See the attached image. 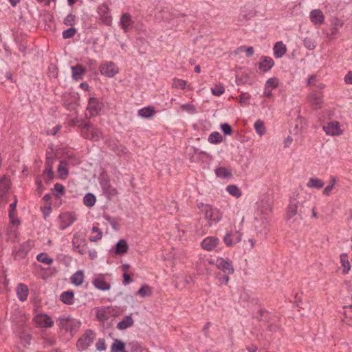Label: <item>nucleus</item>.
<instances>
[{
	"mask_svg": "<svg viewBox=\"0 0 352 352\" xmlns=\"http://www.w3.org/2000/svg\"><path fill=\"white\" fill-rule=\"evenodd\" d=\"M199 208L207 222L206 226L208 228L217 225L222 219L223 215L221 210L211 205L201 204Z\"/></svg>",
	"mask_w": 352,
	"mask_h": 352,
	"instance_id": "f257e3e1",
	"label": "nucleus"
},
{
	"mask_svg": "<svg viewBox=\"0 0 352 352\" xmlns=\"http://www.w3.org/2000/svg\"><path fill=\"white\" fill-rule=\"evenodd\" d=\"M56 323L60 329L72 334L75 333L80 328L81 324L80 320L65 314L60 316L57 319Z\"/></svg>",
	"mask_w": 352,
	"mask_h": 352,
	"instance_id": "f03ea898",
	"label": "nucleus"
},
{
	"mask_svg": "<svg viewBox=\"0 0 352 352\" xmlns=\"http://www.w3.org/2000/svg\"><path fill=\"white\" fill-rule=\"evenodd\" d=\"M12 195L11 180L9 177L3 175L0 177V207L7 204Z\"/></svg>",
	"mask_w": 352,
	"mask_h": 352,
	"instance_id": "7ed1b4c3",
	"label": "nucleus"
},
{
	"mask_svg": "<svg viewBox=\"0 0 352 352\" xmlns=\"http://www.w3.org/2000/svg\"><path fill=\"white\" fill-rule=\"evenodd\" d=\"M17 204V200L15 197H14V201L10 204L8 209L9 217L10 219V222L12 223V226L9 228L8 236L6 239L8 241L12 240L16 237V225L19 223V220L16 218V206Z\"/></svg>",
	"mask_w": 352,
	"mask_h": 352,
	"instance_id": "20e7f679",
	"label": "nucleus"
},
{
	"mask_svg": "<svg viewBox=\"0 0 352 352\" xmlns=\"http://www.w3.org/2000/svg\"><path fill=\"white\" fill-rule=\"evenodd\" d=\"M201 246L206 251L220 252L221 250L220 239L215 236H210L204 239Z\"/></svg>",
	"mask_w": 352,
	"mask_h": 352,
	"instance_id": "39448f33",
	"label": "nucleus"
},
{
	"mask_svg": "<svg viewBox=\"0 0 352 352\" xmlns=\"http://www.w3.org/2000/svg\"><path fill=\"white\" fill-rule=\"evenodd\" d=\"M242 239V234L236 229L228 231L223 237V241L227 247H232L239 243Z\"/></svg>",
	"mask_w": 352,
	"mask_h": 352,
	"instance_id": "423d86ee",
	"label": "nucleus"
},
{
	"mask_svg": "<svg viewBox=\"0 0 352 352\" xmlns=\"http://www.w3.org/2000/svg\"><path fill=\"white\" fill-rule=\"evenodd\" d=\"M76 220V214L72 212H65L59 214L58 217V227L60 230H65L70 226Z\"/></svg>",
	"mask_w": 352,
	"mask_h": 352,
	"instance_id": "0eeeda50",
	"label": "nucleus"
},
{
	"mask_svg": "<svg viewBox=\"0 0 352 352\" xmlns=\"http://www.w3.org/2000/svg\"><path fill=\"white\" fill-rule=\"evenodd\" d=\"M33 322L36 327L41 328H51L54 324L50 316L43 313L36 314L33 318Z\"/></svg>",
	"mask_w": 352,
	"mask_h": 352,
	"instance_id": "6e6552de",
	"label": "nucleus"
},
{
	"mask_svg": "<svg viewBox=\"0 0 352 352\" xmlns=\"http://www.w3.org/2000/svg\"><path fill=\"white\" fill-rule=\"evenodd\" d=\"M100 74L109 78L113 77L119 72V68L113 62H105L100 67Z\"/></svg>",
	"mask_w": 352,
	"mask_h": 352,
	"instance_id": "1a4fd4ad",
	"label": "nucleus"
},
{
	"mask_svg": "<svg viewBox=\"0 0 352 352\" xmlns=\"http://www.w3.org/2000/svg\"><path fill=\"white\" fill-rule=\"evenodd\" d=\"M100 186L103 193L109 199H111L117 195L118 190L111 185L109 179L104 177L101 178Z\"/></svg>",
	"mask_w": 352,
	"mask_h": 352,
	"instance_id": "9d476101",
	"label": "nucleus"
},
{
	"mask_svg": "<svg viewBox=\"0 0 352 352\" xmlns=\"http://www.w3.org/2000/svg\"><path fill=\"white\" fill-rule=\"evenodd\" d=\"M323 130L328 135L339 136L343 133L340 124L337 121H331L323 126Z\"/></svg>",
	"mask_w": 352,
	"mask_h": 352,
	"instance_id": "9b49d317",
	"label": "nucleus"
},
{
	"mask_svg": "<svg viewBox=\"0 0 352 352\" xmlns=\"http://www.w3.org/2000/svg\"><path fill=\"white\" fill-rule=\"evenodd\" d=\"M308 101L311 103L312 107L318 109L322 107L323 103V96L322 92L312 90L307 96Z\"/></svg>",
	"mask_w": 352,
	"mask_h": 352,
	"instance_id": "f8f14e48",
	"label": "nucleus"
},
{
	"mask_svg": "<svg viewBox=\"0 0 352 352\" xmlns=\"http://www.w3.org/2000/svg\"><path fill=\"white\" fill-rule=\"evenodd\" d=\"M82 133L84 138L93 140H98L102 135L99 129L87 124L83 127Z\"/></svg>",
	"mask_w": 352,
	"mask_h": 352,
	"instance_id": "ddd939ff",
	"label": "nucleus"
},
{
	"mask_svg": "<svg viewBox=\"0 0 352 352\" xmlns=\"http://www.w3.org/2000/svg\"><path fill=\"white\" fill-rule=\"evenodd\" d=\"M298 212V202L295 199L290 200L289 204L287 209L286 220L289 223H294L296 221L295 217Z\"/></svg>",
	"mask_w": 352,
	"mask_h": 352,
	"instance_id": "4468645a",
	"label": "nucleus"
},
{
	"mask_svg": "<svg viewBox=\"0 0 352 352\" xmlns=\"http://www.w3.org/2000/svg\"><path fill=\"white\" fill-rule=\"evenodd\" d=\"M92 283L95 287L100 290L104 291L110 289V284L107 281L105 275L102 274L96 275Z\"/></svg>",
	"mask_w": 352,
	"mask_h": 352,
	"instance_id": "2eb2a0df",
	"label": "nucleus"
},
{
	"mask_svg": "<svg viewBox=\"0 0 352 352\" xmlns=\"http://www.w3.org/2000/svg\"><path fill=\"white\" fill-rule=\"evenodd\" d=\"M216 266L218 269L222 270L226 274H231L234 272V268L232 263L228 260L220 257L217 258Z\"/></svg>",
	"mask_w": 352,
	"mask_h": 352,
	"instance_id": "dca6fc26",
	"label": "nucleus"
},
{
	"mask_svg": "<svg viewBox=\"0 0 352 352\" xmlns=\"http://www.w3.org/2000/svg\"><path fill=\"white\" fill-rule=\"evenodd\" d=\"M98 13L100 15V19L102 23L107 25H111L112 23V18L109 15V8L106 5H102L98 8Z\"/></svg>",
	"mask_w": 352,
	"mask_h": 352,
	"instance_id": "f3484780",
	"label": "nucleus"
},
{
	"mask_svg": "<svg viewBox=\"0 0 352 352\" xmlns=\"http://www.w3.org/2000/svg\"><path fill=\"white\" fill-rule=\"evenodd\" d=\"M102 109V104L98 101V99L95 98H91L89 100L88 105H87V111L90 113L91 116H96L99 113L100 111Z\"/></svg>",
	"mask_w": 352,
	"mask_h": 352,
	"instance_id": "a211bd4d",
	"label": "nucleus"
},
{
	"mask_svg": "<svg viewBox=\"0 0 352 352\" xmlns=\"http://www.w3.org/2000/svg\"><path fill=\"white\" fill-rule=\"evenodd\" d=\"M113 311V309L109 307H98L96 311V318L101 322L106 321L110 317L111 311Z\"/></svg>",
	"mask_w": 352,
	"mask_h": 352,
	"instance_id": "6ab92c4d",
	"label": "nucleus"
},
{
	"mask_svg": "<svg viewBox=\"0 0 352 352\" xmlns=\"http://www.w3.org/2000/svg\"><path fill=\"white\" fill-rule=\"evenodd\" d=\"M72 78L76 81H79L82 80L85 74L86 69L85 67L81 65H76L75 66H72Z\"/></svg>",
	"mask_w": 352,
	"mask_h": 352,
	"instance_id": "aec40b11",
	"label": "nucleus"
},
{
	"mask_svg": "<svg viewBox=\"0 0 352 352\" xmlns=\"http://www.w3.org/2000/svg\"><path fill=\"white\" fill-rule=\"evenodd\" d=\"M310 20L314 25H321L324 22V16L322 12L318 9L312 10L310 12Z\"/></svg>",
	"mask_w": 352,
	"mask_h": 352,
	"instance_id": "412c9836",
	"label": "nucleus"
},
{
	"mask_svg": "<svg viewBox=\"0 0 352 352\" xmlns=\"http://www.w3.org/2000/svg\"><path fill=\"white\" fill-rule=\"evenodd\" d=\"M51 196L45 195L43 198V204L41 206V210L43 214L44 218L46 219L52 212L51 207Z\"/></svg>",
	"mask_w": 352,
	"mask_h": 352,
	"instance_id": "4be33fe9",
	"label": "nucleus"
},
{
	"mask_svg": "<svg viewBox=\"0 0 352 352\" xmlns=\"http://www.w3.org/2000/svg\"><path fill=\"white\" fill-rule=\"evenodd\" d=\"M91 331H87L78 341L77 347L80 349H86L91 342Z\"/></svg>",
	"mask_w": 352,
	"mask_h": 352,
	"instance_id": "5701e85b",
	"label": "nucleus"
},
{
	"mask_svg": "<svg viewBox=\"0 0 352 352\" xmlns=\"http://www.w3.org/2000/svg\"><path fill=\"white\" fill-rule=\"evenodd\" d=\"M274 65V60L269 56H263L259 63V69L263 72L269 71Z\"/></svg>",
	"mask_w": 352,
	"mask_h": 352,
	"instance_id": "b1692460",
	"label": "nucleus"
},
{
	"mask_svg": "<svg viewBox=\"0 0 352 352\" xmlns=\"http://www.w3.org/2000/svg\"><path fill=\"white\" fill-rule=\"evenodd\" d=\"M133 21L129 14L124 13L122 15L120 21V25L124 32H126L133 25Z\"/></svg>",
	"mask_w": 352,
	"mask_h": 352,
	"instance_id": "393cba45",
	"label": "nucleus"
},
{
	"mask_svg": "<svg viewBox=\"0 0 352 352\" xmlns=\"http://www.w3.org/2000/svg\"><path fill=\"white\" fill-rule=\"evenodd\" d=\"M12 321L19 326H23L28 320L25 314L19 310H15L12 315Z\"/></svg>",
	"mask_w": 352,
	"mask_h": 352,
	"instance_id": "a878e982",
	"label": "nucleus"
},
{
	"mask_svg": "<svg viewBox=\"0 0 352 352\" xmlns=\"http://www.w3.org/2000/svg\"><path fill=\"white\" fill-rule=\"evenodd\" d=\"M273 52L275 58H280L286 53L287 47L282 41L276 42L274 45Z\"/></svg>",
	"mask_w": 352,
	"mask_h": 352,
	"instance_id": "bb28decb",
	"label": "nucleus"
},
{
	"mask_svg": "<svg viewBox=\"0 0 352 352\" xmlns=\"http://www.w3.org/2000/svg\"><path fill=\"white\" fill-rule=\"evenodd\" d=\"M156 113V109L155 107L151 106L145 107L144 108L140 109L138 111V115L143 118H151Z\"/></svg>",
	"mask_w": 352,
	"mask_h": 352,
	"instance_id": "cd10ccee",
	"label": "nucleus"
},
{
	"mask_svg": "<svg viewBox=\"0 0 352 352\" xmlns=\"http://www.w3.org/2000/svg\"><path fill=\"white\" fill-rule=\"evenodd\" d=\"M28 287L25 285L23 283H20L16 287V294L19 299L21 301H25L28 298Z\"/></svg>",
	"mask_w": 352,
	"mask_h": 352,
	"instance_id": "c85d7f7f",
	"label": "nucleus"
},
{
	"mask_svg": "<svg viewBox=\"0 0 352 352\" xmlns=\"http://www.w3.org/2000/svg\"><path fill=\"white\" fill-rule=\"evenodd\" d=\"M72 243L74 248L77 250L80 254H82L83 252L80 248L85 243V241L82 236L79 234H75L73 238Z\"/></svg>",
	"mask_w": 352,
	"mask_h": 352,
	"instance_id": "c756f323",
	"label": "nucleus"
},
{
	"mask_svg": "<svg viewBox=\"0 0 352 352\" xmlns=\"http://www.w3.org/2000/svg\"><path fill=\"white\" fill-rule=\"evenodd\" d=\"M307 186L309 188H315L319 190L324 186V182L322 179L318 177H312L309 179L307 183Z\"/></svg>",
	"mask_w": 352,
	"mask_h": 352,
	"instance_id": "7c9ffc66",
	"label": "nucleus"
},
{
	"mask_svg": "<svg viewBox=\"0 0 352 352\" xmlns=\"http://www.w3.org/2000/svg\"><path fill=\"white\" fill-rule=\"evenodd\" d=\"M133 319L131 316H125L122 321L118 322L117 328L120 330H124L133 324Z\"/></svg>",
	"mask_w": 352,
	"mask_h": 352,
	"instance_id": "2f4dec72",
	"label": "nucleus"
},
{
	"mask_svg": "<svg viewBox=\"0 0 352 352\" xmlns=\"http://www.w3.org/2000/svg\"><path fill=\"white\" fill-rule=\"evenodd\" d=\"M308 85L311 87V91L316 89H322L324 87V85L318 82L317 78L315 76H311L308 79Z\"/></svg>",
	"mask_w": 352,
	"mask_h": 352,
	"instance_id": "473e14b6",
	"label": "nucleus"
},
{
	"mask_svg": "<svg viewBox=\"0 0 352 352\" xmlns=\"http://www.w3.org/2000/svg\"><path fill=\"white\" fill-rule=\"evenodd\" d=\"M337 183V179L334 176H330L328 185L324 188L322 194L326 196H329Z\"/></svg>",
	"mask_w": 352,
	"mask_h": 352,
	"instance_id": "72a5a7b5",
	"label": "nucleus"
},
{
	"mask_svg": "<svg viewBox=\"0 0 352 352\" xmlns=\"http://www.w3.org/2000/svg\"><path fill=\"white\" fill-rule=\"evenodd\" d=\"M60 300L65 304L72 305L74 303V296L71 291H66L61 294Z\"/></svg>",
	"mask_w": 352,
	"mask_h": 352,
	"instance_id": "f704fd0d",
	"label": "nucleus"
},
{
	"mask_svg": "<svg viewBox=\"0 0 352 352\" xmlns=\"http://www.w3.org/2000/svg\"><path fill=\"white\" fill-rule=\"evenodd\" d=\"M254 128L259 136H263L266 133V128L264 122L261 120H257L254 124Z\"/></svg>",
	"mask_w": 352,
	"mask_h": 352,
	"instance_id": "c9c22d12",
	"label": "nucleus"
},
{
	"mask_svg": "<svg viewBox=\"0 0 352 352\" xmlns=\"http://www.w3.org/2000/svg\"><path fill=\"white\" fill-rule=\"evenodd\" d=\"M128 250V245L124 240H120L116 244L115 248L116 254H123Z\"/></svg>",
	"mask_w": 352,
	"mask_h": 352,
	"instance_id": "e433bc0d",
	"label": "nucleus"
},
{
	"mask_svg": "<svg viewBox=\"0 0 352 352\" xmlns=\"http://www.w3.org/2000/svg\"><path fill=\"white\" fill-rule=\"evenodd\" d=\"M72 283L76 285H80L83 283L84 274L82 271H78L71 277Z\"/></svg>",
	"mask_w": 352,
	"mask_h": 352,
	"instance_id": "4c0bfd02",
	"label": "nucleus"
},
{
	"mask_svg": "<svg viewBox=\"0 0 352 352\" xmlns=\"http://www.w3.org/2000/svg\"><path fill=\"white\" fill-rule=\"evenodd\" d=\"M102 236V232L99 230V228L97 226H93L91 229V233L89 236V240L91 241H97L100 240Z\"/></svg>",
	"mask_w": 352,
	"mask_h": 352,
	"instance_id": "58836bf2",
	"label": "nucleus"
},
{
	"mask_svg": "<svg viewBox=\"0 0 352 352\" xmlns=\"http://www.w3.org/2000/svg\"><path fill=\"white\" fill-rule=\"evenodd\" d=\"M226 191L232 196L239 198L241 196V190L234 185H229L226 187Z\"/></svg>",
	"mask_w": 352,
	"mask_h": 352,
	"instance_id": "ea45409f",
	"label": "nucleus"
},
{
	"mask_svg": "<svg viewBox=\"0 0 352 352\" xmlns=\"http://www.w3.org/2000/svg\"><path fill=\"white\" fill-rule=\"evenodd\" d=\"M340 262L342 267L343 268V273L347 274L351 269V265L348 261V257L346 254L340 255Z\"/></svg>",
	"mask_w": 352,
	"mask_h": 352,
	"instance_id": "a19ab883",
	"label": "nucleus"
},
{
	"mask_svg": "<svg viewBox=\"0 0 352 352\" xmlns=\"http://www.w3.org/2000/svg\"><path fill=\"white\" fill-rule=\"evenodd\" d=\"M342 25L343 22L340 19L338 18L333 19L331 20V33L336 34Z\"/></svg>",
	"mask_w": 352,
	"mask_h": 352,
	"instance_id": "79ce46f5",
	"label": "nucleus"
},
{
	"mask_svg": "<svg viewBox=\"0 0 352 352\" xmlns=\"http://www.w3.org/2000/svg\"><path fill=\"white\" fill-rule=\"evenodd\" d=\"M96 201V197L91 193H87L85 195L83 199L84 204L87 207L93 206Z\"/></svg>",
	"mask_w": 352,
	"mask_h": 352,
	"instance_id": "37998d69",
	"label": "nucleus"
},
{
	"mask_svg": "<svg viewBox=\"0 0 352 352\" xmlns=\"http://www.w3.org/2000/svg\"><path fill=\"white\" fill-rule=\"evenodd\" d=\"M216 175L221 178H226L231 175L230 171L225 167H219L215 170Z\"/></svg>",
	"mask_w": 352,
	"mask_h": 352,
	"instance_id": "c03bdc74",
	"label": "nucleus"
},
{
	"mask_svg": "<svg viewBox=\"0 0 352 352\" xmlns=\"http://www.w3.org/2000/svg\"><path fill=\"white\" fill-rule=\"evenodd\" d=\"M222 141L221 135L217 131L212 132L208 137V142L212 144H219Z\"/></svg>",
	"mask_w": 352,
	"mask_h": 352,
	"instance_id": "a18cd8bd",
	"label": "nucleus"
},
{
	"mask_svg": "<svg viewBox=\"0 0 352 352\" xmlns=\"http://www.w3.org/2000/svg\"><path fill=\"white\" fill-rule=\"evenodd\" d=\"M278 84H279V80L278 78H276L275 77L270 78L266 81L265 87H266L267 89L273 90L278 86Z\"/></svg>",
	"mask_w": 352,
	"mask_h": 352,
	"instance_id": "49530a36",
	"label": "nucleus"
},
{
	"mask_svg": "<svg viewBox=\"0 0 352 352\" xmlns=\"http://www.w3.org/2000/svg\"><path fill=\"white\" fill-rule=\"evenodd\" d=\"M36 259L39 262L46 265H51L53 263V259L45 253H41L38 254L36 256Z\"/></svg>",
	"mask_w": 352,
	"mask_h": 352,
	"instance_id": "de8ad7c7",
	"label": "nucleus"
},
{
	"mask_svg": "<svg viewBox=\"0 0 352 352\" xmlns=\"http://www.w3.org/2000/svg\"><path fill=\"white\" fill-rule=\"evenodd\" d=\"M124 349V344L119 340H116L111 345L112 352H123Z\"/></svg>",
	"mask_w": 352,
	"mask_h": 352,
	"instance_id": "09e8293b",
	"label": "nucleus"
},
{
	"mask_svg": "<svg viewBox=\"0 0 352 352\" xmlns=\"http://www.w3.org/2000/svg\"><path fill=\"white\" fill-rule=\"evenodd\" d=\"M34 246V241L31 240H28L26 242L23 243L21 245V247L19 250V252H21L22 254H25L30 250Z\"/></svg>",
	"mask_w": 352,
	"mask_h": 352,
	"instance_id": "8fccbe9b",
	"label": "nucleus"
},
{
	"mask_svg": "<svg viewBox=\"0 0 352 352\" xmlns=\"http://www.w3.org/2000/svg\"><path fill=\"white\" fill-rule=\"evenodd\" d=\"M58 173L59 177L61 178H65L67 175V163L61 161L58 168Z\"/></svg>",
	"mask_w": 352,
	"mask_h": 352,
	"instance_id": "3c124183",
	"label": "nucleus"
},
{
	"mask_svg": "<svg viewBox=\"0 0 352 352\" xmlns=\"http://www.w3.org/2000/svg\"><path fill=\"white\" fill-rule=\"evenodd\" d=\"M51 161L47 159V166L44 171V177L45 179H51L53 177L52 166L51 165Z\"/></svg>",
	"mask_w": 352,
	"mask_h": 352,
	"instance_id": "603ef678",
	"label": "nucleus"
},
{
	"mask_svg": "<svg viewBox=\"0 0 352 352\" xmlns=\"http://www.w3.org/2000/svg\"><path fill=\"white\" fill-rule=\"evenodd\" d=\"M8 287V282L6 275L3 272H0V294L6 291Z\"/></svg>",
	"mask_w": 352,
	"mask_h": 352,
	"instance_id": "864d4df0",
	"label": "nucleus"
},
{
	"mask_svg": "<svg viewBox=\"0 0 352 352\" xmlns=\"http://www.w3.org/2000/svg\"><path fill=\"white\" fill-rule=\"evenodd\" d=\"M151 288L148 285L142 286L138 291V294L142 297L151 296Z\"/></svg>",
	"mask_w": 352,
	"mask_h": 352,
	"instance_id": "5fc2aeb1",
	"label": "nucleus"
},
{
	"mask_svg": "<svg viewBox=\"0 0 352 352\" xmlns=\"http://www.w3.org/2000/svg\"><path fill=\"white\" fill-rule=\"evenodd\" d=\"M211 91L213 95L219 96L225 92V88L221 85H216L214 87L211 88Z\"/></svg>",
	"mask_w": 352,
	"mask_h": 352,
	"instance_id": "6e6d98bb",
	"label": "nucleus"
},
{
	"mask_svg": "<svg viewBox=\"0 0 352 352\" xmlns=\"http://www.w3.org/2000/svg\"><path fill=\"white\" fill-rule=\"evenodd\" d=\"M186 86V82L182 79L175 78L173 82V87L176 89H184Z\"/></svg>",
	"mask_w": 352,
	"mask_h": 352,
	"instance_id": "4d7b16f0",
	"label": "nucleus"
},
{
	"mask_svg": "<svg viewBox=\"0 0 352 352\" xmlns=\"http://www.w3.org/2000/svg\"><path fill=\"white\" fill-rule=\"evenodd\" d=\"M54 189V195L57 198L60 197L65 192L64 186L60 184H55Z\"/></svg>",
	"mask_w": 352,
	"mask_h": 352,
	"instance_id": "13d9d810",
	"label": "nucleus"
},
{
	"mask_svg": "<svg viewBox=\"0 0 352 352\" xmlns=\"http://www.w3.org/2000/svg\"><path fill=\"white\" fill-rule=\"evenodd\" d=\"M303 43L304 46L309 50H313L316 47L314 41L310 38H305Z\"/></svg>",
	"mask_w": 352,
	"mask_h": 352,
	"instance_id": "bf43d9fd",
	"label": "nucleus"
},
{
	"mask_svg": "<svg viewBox=\"0 0 352 352\" xmlns=\"http://www.w3.org/2000/svg\"><path fill=\"white\" fill-rule=\"evenodd\" d=\"M250 98V96L249 94H242L241 95L239 96L238 100H239V102L241 105H246L249 103Z\"/></svg>",
	"mask_w": 352,
	"mask_h": 352,
	"instance_id": "052dcab7",
	"label": "nucleus"
},
{
	"mask_svg": "<svg viewBox=\"0 0 352 352\" xmlns=\"http://www.w3.org/2000/svg\"><path fill=\"white\" fill-rule=\"evenodd\" d=\"M75 19L76 16L72 14H69L64 19V23L66 25L72 26L75 22Z\"/></svg>",
	"mask_w": 352,
	"mask_h": 352,
	"instance_id": "680f3d73",
	"label": "nucleus"
},
{
	"mask_svg": "<svg viewBox=\"0 0 352 352\" xmlns=\"http://www.w3.org/2000/svg\"><path fill=\"white\" fill-rule=\"evenodd\" d=\"M76 30L75 28H69L63 32V36L64 38H69L74 36Z\"/></svg>",
	"mask_w": 352,
	"mask_h": 352,
	"instance_id": "e2e57ef3",
	"label": "nucleus"
},
{
	"mask_svg": "<svg viewBox=\"0 0 352 352\" xmlns=\"http://www.w3.org/2000/svg\"><path fill=\"white\" fill-rule=\"evenodd\" d=\"M180 109L182 111H186L188 113H193L195 110L194 106L190 104H185L181 105Z\"/></svg>",
	"mask_w": 352,
	"mask_h": 352,
	"instance_id": "0e129e2a",
	"label": "nucleus"
},
{
	"mask_svg": "<svg viewBox=\"0 0 352 352\" xmlns=\"http://www.w3.org/2000/svg\"><path fill=\"white\" fill-rule=\"evenodd\" d=\"M221 129L225 135H231L232 133L231 126L227 123L222 124L221 125Z\"/></svg>",
	"mask_w": 352,
	"mask_h": 352,
	"instance_id": "69168bd1",
	"label": "nucleus"
},
{
	"mask_svg": "<svg viewBox=\"0 0 352 352\" xmlns=\"http://www.w3.org/2000/svg\"><path fill=\"white\" fill-rule=\"evenodd\" d=\"M20 338L24 345L30 344L31 340V336L30 334L27 333L23 336H20Z\"/></svg>",
	"mask_w": 352,
	"mask_h": 352,
	"instance_id": "338daca9",
	"label": "nucleus"
},
{
	"mask_svg": "<svg viewBox=\"0 0 352 352\" xmlns=\"http://www.w3.org/2000/svg\"><path fill=\"white\" fill-rule=\"evenodd\" d=\"M344 81L346 84L352 85V71L349 72L344 76Z\"/></svg>",
	"mask_w": 352,
	"mask_h": 352,
	"instance_id": "774afa93",
	"label": "nucleus"
}]
</instances>
